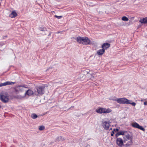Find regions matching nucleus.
Here are the masks:
<instances>
[{"mask_svg":"<svg viewBox=\"0 0 147 147\" xmlns=\"http://www.w3.org/2000/svg\"><path fill=\"white\" fill-rule=\"evenodd\" d=\"M110 46V44L108 43H104L102 45V48L105 50L109 48Z\"/></svg>","mask_w":147,"mask_h":147,"instance_id":"obj_12","label":"nucleus"},{"mask_svg":"<svg viewBox=\"0 0 147 147\" xmlns=\"http://www.w3.org/2000/svg\"><path fill=\"white\" fill-rule=\"evenodd\" d=\"M17 16V14L15 11H13L9 14V16L11 18H14Z\"/></svg>","mask_w":147,"mask_h":147,"instance_id":"obj_13","label":"nucleus"},{"mask_svg":"<svg viewBox=\"0 0 147 147\" xmlns=\"http://www.w3.org/2000/svg\"><path fill=\"white\" fill-rule=\"evenodd\" d=\"M113 100L120 104H129L134 106H135L136 105V103L135 102H131L132 101L129 100L124 97L118 98L116 100L115 99Z\"/></svg>","mask_w":147,"mask_h":147,"instance_id":"obj_1","label":"nucleus"},{"mask_svg":"<svg viewBox=\"0 0 147 147\" xmlns=\"http://www.w3.org/2000/svg\"><path fill=\"white\" fill-rule=\"evenodd\" d=\"M60 33V32H57V34H59V33Z\"/></svg>","mask_w":147,"mask_h":147,"instance_id":"obj_30","label":"nucleus"},{"mask_svg":"<svg viewBox=\"0 0 147 147\" xmlns=\"http://www.w3.org/2000/svg\"><path fill=\"white\" fill-rule=\"evenodd\" d=\"M129 140V141L128 142H127L124 145L126 147H129L133 143L132 140Z\"/></svg>","mask_w":147,"mask_h":147,"instance_id":"obj_18","label":"nucleus"},{"mask_svg":"<svg viewBox=\"0 0 147 147\" xmlns=\"http://www.w3.org/2000/svg\"><path fill=\"white\" fill-rule=\"evenodd\" d=\"M55 17L58 19H60L62 17V16H57L56 15L55 16Z\"/></svg>","mask_w":147,"mask_h":147,"instance_id":"obj_24","label":"nucleus"},{"mask_svg":"<svg viewBox=\"0 0 147 147\" xmlns=\"http://www.w3.org/2000/svg\"><path fill=\"white\" fill-rule=\"evenodd\" d=\"M121 19L122 20L125 21H127L129 20L128 18L125 16L123 17Z\"/></svg>","mask_w":147,"mask_h":147,"instance_id":"obj_21","label":"nucleus"},{"mask_svg":"<svg viewBox=\"0 0 147 147\" xmlns=\"http://www.w3.org/2000/svg\"><path fill=\"white\" fill-rule=\"evenodd\" d=\"M11 147H14L13 146H11Z\"/></svg>","mask_w":147,"mask_h":147,"instance_id":"obj_34","label":"nucleus"},{"mask_svg":"<svg viewBox=\"0 0 147 147\" xmlns=\"http://www.w3.org/2000/svg\"><path fill=\"white\" fill-rule=\"evenodd\" d=\"M65 140L64 138H63L61 136H59L57 137L55 139V142H57L59 141H63Z\"/></svg>","mask_w":147,"mask_h":147,"instance_id":"obj_15","label":"nucleus"},{"mask_svg":"<svg viewBox=\"0 0 147 147\" xmlns=\"http://www.w3.org/2000/svg\"><path fill=\"white\" fill-rule=\"evenodd\" d=\"M139 22L141 23H147V17L142 19H141L139 20Z\"/></svg>","mask_w":147,"mask_h":147,"instance_id":"obj_17","label":"nucleus"},{"mask_svg":"<svg viewBox=\"0 0 147 147\" xmlns=\"http://www.w3.org/2000/svg\"><path fill=\"white\" fill-rule=\"evenodd\" d=\"M15 82H13L9 81H6L3 83H1V84H0V87L3 86H6V85L13 84H15Z\"/></svg>","mask_w":147,"mask_h":147,"instance_id":"obj_10","label":"nucleus"},{"mask_svg":"<svg viewBox=\"0 0 147 147\" xmlns=\"http://www.w3.org/2000/svg\"><path fill=\"white\" fill-rule=\"evenodd\" d=\"M39 30L41 31H44L45 30L46 28H45L40 27L39 28Z\"/></svg>","mask_w":147,"mask_h":147,"instance_id":"obj_23","label":"nucleus"},{"mask_svg":"<svg viewBox=\"0 0 147 147\" xmlns=\"http://www.w3.org/2000/svg\"><path fill=\"white\" fill-rule=\"evenodd\" d=\"M125 132L124 131H120L119 132L117 133L116 134V137H117L118 136L120 135H123V136L125 135Z\"/></svg>","mask_w":147,"mask_h":147,"instance_id":"obj_19","label":"nucleus"},{"mask_svg":"<svg viewBox=\"0 0 147 147\" xmlns=\"http://www.w3.org/2000/svg\"><path fill=\"white\" fill-rule=\"evenodd\" d=\"M77 41L79 44H82L83 45H90L91 44V41L87 37L78 36L77 37Z\"/></svg>","mask_w":147,"mask_h":147,"instance_id":"obj_2","label":"nucleus"},{"mask_svg":"<svg viewBox=\"0 0 147 147\" xmlns=\"http://www.w3.org/2000/svg\"><path fill=\"white\" fill-rule=\"evenodd\" d=\"M110 129H111H111H112V128H111Z\"/></svg>","mask_w":147,"mask_h":147,"instance_id":"obj_35","label":"nucleus"},{"mask_svg":"<svg viewBox=\"0 0 147 147\" xmlns=\"http://www.w3.org/2000/svg\"><path fill=\"white\" fill-rule=\"evenodd\" d=\"M38 117V116L35 113H33L31 115V117L33 119H35L37 118Z\"/></svg>","mask_w":147,"mask_h":147,"instance_id":"obj_20","label":"nucleus"},{"mask_svg":"<svg viewBox=\"0 0 147 147\" xmlns=\"http://www.w3.org/2000/svg\"><path fill=\"white\" fill-rule=\"evenodd\" d=\"M116 130H117V131H118V130H118V129H116Z\"/></svg>","mask_w":147,"mask_h":147,"instance_id":"obj_33","label":"nucleus"},{"mask_svg":"<svg viewBox=\"0 0 147 147\" xmlns=\"http://www.w3.org/2000/svg\"><path fill=\"white\" fill-rule=\"evenodd\" d=\"M144 105H147V101L144 102Z\"/></svg>","mask_w":147,"mask_h":147,"instance_id":"obj_29","label":"nucleus"},{"mask_svg":"<svg viewBox=\"0 0 147 147\" xmlns=\"http://www.w3.org/2000/svg\"><path fill=\"white\" fill-rule=\"evenodd\" d=\"M102 126L106 130H108L109 129V127L110 125V122L109 121H102Z\"/></svg>","mask_w":147,"mask_h":147,"instance_id":"obj_7","label":"nucleus"},{"mask_svg":"<svg viewBox=\"0 0 147 147\" xmlns=\"http://www.w3.org/2000/svg\"><path fill=\"white\" fill-rule=\"evenodd\" d=\"M123 142L122 139L120 138H118L116 140V143L118 146L120 147H121L124 145L123 144Z\"/></svg>","mask_w":147,"mask_h":147,"instance_id":"obj_9","label":"nucleus"},{"mask_svg":"<svg viewBox=\"0 0 147 147\" xmlns=\"http://www.w3.org/2000/svg\"><path fill=\"white\" fill-rule=\"evenodd\" d=\"M25 94H27L28 96H32L33 94V92L31 90H28L26 91Z\"/></svg>","mask_w":147,"mask_h":147,"instance_id":"obj_16","label":"nucleus"},{"mask_svg":"<svg viewBox=\"0 0 147 147\" xmlns=\"http://www.w3.org/2000/svg\"><path fill=\"white\" fill-rule=\"evenodd\" d=\"M45 127L43 126H40L39 127V129L41 131L42 130L45 129Z\"/></svg>","mask_w":147,"mask_h":147,"instance_id":"obj_22","label":"nucleus"},{"mask_svg":"<svg viewBox=\"0 0 147 147\" xmlns=\"http://www.w3.org/2000/svg\"><path fill=\"white\" fill-rule=\"evenodd\" d=\"M143 101V99H141V101Z\"/></svg>","mask_w":147,"mask_h":147,"instance_id":"obj_31","label":"nucleus"},{"mask_svg":"<svg viewBox=\"0 0 147 147\" xmlns=\"http://www.w3.org/2000/svg\"><path fill=\"white\" fill-rule=\"evenodd\" d=\"M4 45V43L3 42H0V45L2 46Z\"/></svg>","mask_w":147,"mask_h":147,"instance_id":"obj_28","label":"nucleus"},{"mask_svg":"<svg viewBox=\"0 0 147 147\" xmlns=\"http://www.w3.org/2000/svg\"><path fill=\"white\" fill-rule=\"evenodd\" d=\"M0 100L4 103H7L9 100V97L8 94L1 93L0 95Z\"/></svg>","mask_w":147,"mask_h":147,"instance_id":"obj_4","label":"nucleus"},{"mask_svg":"<svg viewBox=\"0 0 147 147\" xmlns=\"http://www.w3.org/2000/svg\"><path fill=\"white\" fill-rule=\"evenodd\" d=\"M93 74H91V79L93 80L94 81V76L93 75Z\"/></svg>","mask_w":147,"mask_h":147,"instance_id":"obj_25","label":"nucleus"},{"mask_svg":"<svg viewBox=\"0 0 147 147\" xmlns=\"http://www.w3.org/2000/svg\"><path fill=\"white\" fill-rule=\"evenodd\" d=\"M115 130V129H114L113 131L112 132V133H111V136H113L114 134V131Z\"/></svg>","mask_w":147,"mask_h":147,"instance_id":"obj_27","label":"nucleus"},{"mask_svg":"<svg viewBox=\"0 0 147 147\" xmlns=\"http://www.w3.org/2000/svg\"><path fill=\"white\" fill-rule=\"evenodd\" d=\"M45 87L44 86H39L37 88V92L40 95H42L44 93Z\"/></svg>","mask_w":147,"mask_h":147,"instance_id":"obj_8","label":"nucleus"},{"mask_svg":"<svg viewBox=\"0 0 147 147\" xmlns=\"http://www.w3.org/2000/svg\"><path fill=\"white\" fill-rule=\"evenodd\" d=\"M123 137L125 142L126 141L131 140L133 139L132 136L127 133H125V135H124V136H123Z\"/></svg>","mask_w":147,"mask_h":147,"instance_id":"obj_6","label":"nucleus"},{"mask_svg":"<svg viewBox=\"0 0 147 147\" xmlns=\"http://www.w3.org/2000/svg\"><path fill=\"white\" fill-rule=\"evenodd\" d=\"M17 88L18 89H15V91L16 92L19 91H22L24 90V87L22 86H20Z\"/></svg>","mask_w":147,"mask_h":147,"instance_id":"obj_14","label":"nucleus"},{"mask_svg":"<svg viewBox=\"0 0 147 147\" xmlns=\"http://www.w3.org/2000/svg\"><path fill=\"white\" fill-rule=\"evenodd\" d=\"M112 110L110 108H99L97 109L96 112L98 113H108L111 112Z\"/></svg>","mask_w":147,"mask_h":147,"instance_id":"obj_3","label":"nucleus"},{"mask_svg":"<svg viewBox=\"0 0 147 147\" xmlns=\"http://www.w3.org/2000/svg\"><path fill=\"white\" fill-rule=\"evenodd\" d=\"M53 13H54L55 12L54 11H53Z\"/></svg>","mask_w":147,"mask_h":147,"instance_id":"obj_36","label":"nucleus"},{"mask_svg":"<svg viewBox=\"0 0 147 147\" xmlns=\"http://www.w3.org/2000/svg\"><path fill=\"white\" fill-rule=\"evenodd\" d=\"M131 126L134 128L140 129L143 131H145V129L142 126L140 125L138 123L136 122L133 123L131 124Z\"/></svg>","mask_w":147,"mask_h":147,"instance_id":"obj_5","label":"nucleus"},{"mask_svg":"<svg viewBox=\"0 0 147 147\" xmlns=\"http://www.w3.org/2000/svg\"><path fill=\"white\" fill-rule=\"evenodd\" d=\"M117 98H116L115 97H114V98H111L110 99L111 100H113V101H115V100H117Z\"/></svg>","mask_w":147,"mask_h":147,"instance_id":"obj_26","label":"nucleus"},{"mask_svg":"<svg viewBox=\"0 0 147 147\" xmlns=\"http://www.w3.org/2000/svg\"><path fill=\"white\" fill-rule=\"evenodd\" d=\"M49 69V68H48V69H47L46 71H48V70Z\"/></svg>","mask_w":147,"mask_h":147,"instance_id":"obj_32","label":"nucleus"},{"mask_svg":"<svg viewBox=\"0 0 147 147\" xmlns=\"http://www.w3.org/2000/svg\"><path fill=\"white\" fill-rule=\"evenodd\" d=\"M104 49H101L98 50L97 52V53L98 55H102L105 52Z\"/></svg>","mask_w":147,"mask_h":147,"instance_id":"obj_11","label":"nucleus"}]
</instances>
